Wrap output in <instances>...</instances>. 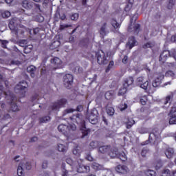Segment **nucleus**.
Returning a JSON list of instances; mask_svg holds the SVG:
<instances>
[{"mask_svg": "<svg viewBox=\"0 0 176 176\" xmlns=\"http://www.w3.org/2000/svg\"><path fill=\"white\" fill-rule=\"evenodd\" d=\"M155 43L148 42L143 45L144 49H148V47H153Z\"/></svg>", "mask_w": 176, "mask_h": 176, "instance_id": "obj_39", "label": "nucleus"}, {"mask_svg": "<svg viewBox=\"0 0 176 176\" xmlns=\"http://www.w3.org/2000/svg\"><path fill=\"white\" fill-rule=\"evenodd\" d=\"M16 101H17L16 98H13L12 99L11 109L12 112H19V111H20V107L17 105V102H16Z\"/></svg>", "mask_w": 176, "mask_h": 176, "instance_id": "obj_12", "label": "nucleus"}, {"mask_svg": "<svg viewBox=\"0 0 176 176\" xmlns=\"http://www.w3.org/2000/svg\"><path fill=\"white\" fill-rule=\"evenodd\" d=\"M51 63L53 65H54L55 68H61V65L63 64L61 59H59L57 57L51 60Z\"/></svg>", "mask_w": 176, "mask_h": 176, "instance_id": "obj_15", "label": "nucleus"}, {"mask_svg": "<svg viewBox=\"0 0 176 176\" xmlns=\"http://www.w3.org/2000/svg\"><path fill=\"white\" fill-rule=\"evenodd\" d=\"M67 104V100L66 99H60L58 100L57 102L54 103L52 106V109L53 111L58 109L60 107H64Z\"/></svg>", "mask_w": 176, "mask_h": 176, "instance_id": "obj_9", "label": "nucleus"}, {"mask_svg": "<svg viewBox=\"0 0 176 176\" xmlns=\"http://www.w3.org/2000/svg\"><path fill=\"white\" fill-rule=\"evenodd\" d=\"M97 146H98V142L93 141L89 144V148H91V149H94L97 148Z\"/></svg>", "mask_w": 176, "mask_h": 176, "instance_id": "obj_37", "label": "nucleus"}, {"mask_svg": "<svg viewBox=\"0 0 176 176\" xmlns=\"http://www.w3.org/2000/svg\"><path fill=\"white\" fill-rule=\"evenodd\" d=\"M139 133H140V134H146V133H148V129H146V128H141L139 130Z\"/></svg>", "mask_w": 176, "mask_h": 176, "instance_id": "obj_52", "label": "nucleus"}, {"mask_svg": "<svg viewBox=\"0 0 176 176\" xmlns=\"http://www.w3.org/2000/svg\"><path fill=\"white\" fill-rule=\"evenodd\" d=\"M72 112H75V110L73 109H67L63 112V116H65L67 113H72Z\"/></svg>", "mask_w": 176, "mask_h": 176, "instance_id": "obj_44", "label": "nucleus"}, {"mask_svg": "<svg viewBox=\"0 0 176 176\" xmlns=\"http://www.w3.org/2000/svg\"><path fill=\"white\" fill-rule=\"evenodd\" d=\"M173 97H174V95L173 94L168 95L166 97L164 104L166 105V104H168L170 102V100H171V98H173Z\"/></svg>", "mask_w": 176, "mask_h": 176, "instance_id": "obj_36", "label": "nucleus"}, {"mask_svg": "<svg viewBox=\"0 0 176 176\" xmlns=\"http://www.w3.org/2000/svg\"><path fill=\"white\" fill-rule=\"evenodd\" d=\"M70 120L72 123H76L77 124H81L83 126L85 124V120H83V116L80 113H77L76 115H73L70 117Z\"/></svg>", "mask_w": 176, "mask_h": 176, "instance_id": "obj_6", "label": "nucleus"}, {"mask_svg": "<svg viewBox=\"0 0 176 176\" xmlns=\"http://www.w3.org/2000/svg\"><path fill=\"white\" fill-rule=\"evenodd\" d=\"M37 100H38V97L37 94H35L34 96H32V101H36Z\"/></svg>", "mask_w": 176, "mask_h": 176, "instance_id": "obj_64", "label": "nucleus"}, {"mask_svg": "<svg viewBox=\"0 0 176 176\" xmlns=\"http://www.w3.org/2000/svg\"><path fill=\"white\" fill-rule=\"evenodd\" d=\"M72 83H74V76L69 74H65L63 76V85L67 89H71Z\"/></svg>", "mask_w": 176, "mask_h": 176, "instance_id": "obj_5", "label": "nucleus"}, {"mask_svg": "<svg viewBox=\"0 0 176 176\" xmlns=\"http://www.w3.org/2000/svg\"><path fill=\"white\" fill-rule=\"evenodd\" d=\"M31 168V163L27 162H21L18 166L17 175L19 176H22L23 173L25 171V170H30Z\"/></svg>", "mask_w": 176, "mask_h": 176, "instance_id": "obj_4", "label": "nucleus"}, {"mask_svg": "<svg viewBox=\"0 0 176 176\" xmlns=\"http://www.w3.org/2000/svg\"><path fill=\"white\" fill-rule=\"evenodd\" d=\"M148 85H149V82L146 81L143 84L140 85V87L141 89H144V90H146V89H148Z\"/></svg>", "mask_w": 176, "mask_h": 176, "instance_id": "obj_43", "label": "nucleus"}, {"mask_svg": "<svg viewBox=\"0 0 176 176\" xmlns=\"http://www.w3.org/2000/svg\"><path fill=\"white\" fill-rule=\"evenodd\" d=\"M89 133H90V129H87L86 126H82V135L81 136V138H85V137L89 135Z\"/></svg>", "mask_w": 176, "mask_h": 176, "instance_id": "obj_28", "label": "nucleus"}, {"mask_svg": "<svg viewBox=\"0 0 176 176\" xmlns=\"http://www.w3.org/2000/svg\"><path fill=\"white\" fill-rule=\"evenodd\" d=\"M111 24L115 30H117V28H120V23H118V21L115 19H113L111 20Z\"/></svg>", "mask_w": 176, "mask_h": 176, "instance_id": "obj_25", "label": "nucleus"}, {"mask_svg": "<svg viewBox=\"0 0 176 176\" xmlns=\"http://www.w3.org/2000/svg\"><path fill=\"white\" fill-rule=\"evenodd\" d=\"M76 111H77L78 112H82V111H83V106H82V105H78V106L77 107Z\"/></svg>", "mask_w": 176, "mask_h": 176, "instance_id": "obj_63", "label": "nucleus"}, {"mask_svg": "<svg viewBox=\"0 0 176 176\" xmlns=\"http://www.w3.org/2000/svg\"><path fill=\"white\" fill-rule=\"evenodd\" d=\"M72 20L76 21L79 19V14L78 13H75L71 16Z\"/></svg>", "mask_w": 176, "mask_h": 176, "instance_id": "obj_51", "label": "nucleus"}, {"mask_svg": "<svg viewBox=\"0 0 176 176\" xmlns=\"http://www.w3.org/2000/svg\"><path fill=\"white\" fill-rule=\"evenodd\" d=\"M100 34L102 35V36H107V35L109 34V30H108V24L107 23H104L101 27Z\"/></svg>", "mask_w": 176, "mask_h": 176, "instance_id": "obj_13", "label": "nucleus"}, {"mask_svg": "<svg viewBox=\"0 0 176 176\" xmlns=\"http://www.w3.org/2000/svg\"><path fill=\"white\" fill-rule=\"evenodd\" d=\"M134 123H135V121H134L133 118L128 119V122H126V129H131Z\"/></svg>", "mask_w": 176, "mask_h": 176, "instance_id": "obj_30", "label": "nucleus"}, {"mask_svg": "<svg viewBox=\"0 0 176 176\" xmlns=\"http://www.w3.org/2000/svg\"><path fill=\"white\" fill-rule=\"evenodd\" d=\"M164 76H160V78H157L153 82V87H159L160 86V84L162 83V79H164Z\"/></svg>", "mask_w": 176, "mask_h": 176, "instance_id": "obj_19", "label": "nucleus"}, {"mask_svg": "<svg viewBox=\"0 0 176 176\" xmlns=\"http://www.w3.org/2000/svg\"><path fill=\"white\" fill-rule=\"evenodd\" d=\"M134 83V78L133 77H129L126 78L124 83V87H129V86H131Z\"/></svg>", "mask_w": 176, "mask_h": 176, "instance_id": "obj_21", "label": "nucleus"}, {"mask_svg": "<svg viewBox=\"0 0 176 176\" xmlns=\"http://www.w3.org/2000/svg\"><path fill=\"white\" fill-rule=\"evenodd\" d=\"M118 157H119V159H120V160H122V162H126V160H127V156L126 155V153H124V152H121L119 153L117 155Z\"/></svg>", "mask_w": 176, "mask_h": 176, "instance_id": "obj_26", "label": "nucleus"}, {"mask_svg": "<svg viewBox=\"0 0 176 176\" xmlns=\"http://www.w3.org/2000/svg\"><path fill=\"white\" fill-rule=\"evenodd\" d=\"M137 45V41H135V38H134L133 36L130 37L129 39V42L126 44V46L129 47V49H133L134 46Z\"/></svg>", "mask_w": 176, "mask_h": 176, "instance_id": "obj_18", "label": "nucleus"}, {"mask_svg": "<svg viewBox=\"0 0 176 176\" xmlns=\"http://www.w3.org/2000/svg\"><path fill=\"white\" fill-rule=\"evenodd\" d=\"M31 49H32V45H27L25 47L24 53H30L31 52Z\"/></svg>", "mask_w": 176, "mask_h": 176, "instance_id": "obj_46", "label": "nucleus"}, {"mask_svg": "<svg viewBox=\"0 0 176 176\" xmlns=\"http://www.w3.org/2000/svg\"><path fill=\"white\" fill-rule=\"evenodd\" d=\"M167 57H170V51L165 50L161 54L160 56V61H163V63H164V61L167 60Z\"/></svg>", "mask_w": 176, "mask_h": 176, "instance_id": "obj_17", "label": "nucleus"}, {"mask_svg": "<svg viewBox=\"0 0 176 176\" xmlns=\"http://www.w3.org/2000/svg\"><path fill=\"white\" fill-rule=\"evenodd\" d=\"M1 44L2 47H3V49H8L7 45L9 43L8 41L6 40H0Z\"/></svg>", "mask_w": 176, "mask_h": 176, "instance_id": "obj_38", "label": "nucleus"}, {"mask_svg": "<svg viewBox=\"0 0 176 176\" xmlns=\"http://www.w3.org/2000/svg\"><path fill=\"white\" fill-rule=\"evenodd\" d=\"M137 16L135 15L131 19V24L128 28L129 32H133L135 35H138L140 31L141 25L138 23H135Z\"/></svg>", "mask_w": 176, "mask_h": 176, "instance_id": "obj_1", "label": "nucleus"}, {"mask_svg": "<svg viewBox=\"0 0 176 176\" xmlns=\"http://www.w3.org/2000/svg\"><path fill=\"white\" fill-rule=\"evenodd\" d=\"M34 5L35 6L36 12H39V10H41L39 4H35L28 0H23L21 3V6L27 10H31V9L34 8Z\"/></svg>", "mask_w": 176, "mask_h": 176, "instance_id": "obj_3", "label": "nucleus"}, {"mask_svg": "<svg viewBox=\"0 0 176 176\" xmlns=\"http://www.w3.org/2000/svg\"><path fill=\"white\" fill-rule=\"evenodd\" d=\"M109 149V148L107 146H102L99 147L98 151L100 152V153H105L108 152Z\"/></svg>", "mask_w": 176, "mask_h": 176, "instance_id": "obj_31", "label": "nucleus"}, {"mask_svg": "<svg viewBox=\"0 0 176 176\" xmlns=\"http://www.w3.org/2000/svg\"><path fill=\"white\" fill-rule=\"evenodd\" d=\"M163 164H162V162H157L155 164V170H160V168H162Z\"/></svg>", "mask_w": 176, "mask_h": 176, "instance_id": "obj_45", "label": "nucleus"}, {"mask_svg": "<svg viewBox=\"0 0 176 176\" xmlns=\"http://www.w3.org/2000/svg\"><path fill=\"white\" fill-rule=\"evenodd\" d=\"M18 21L19 19L17 18H14L10 20L9 23V28L11 30V31H14V30L17 28Z\"/></svg>", "mask_w": 176, "mask_h": 176, "instance_id": "obj_14", "label": "nucleus"}, {"mask_svg": "<svg viewBox=\"0 0 176 176\" xmlns=\"http://www.w3.org/2000/svg\"><path fill=\"white\" fill-rule=\"evenodd\" d=\"M174 72H173V71H171V70H169V71H168V72H166V76H171V77H173V76H174Z\"/></svg>", "mask_w": 176, "mask_h": 176, "instance_id": "obj_56", "label": "nucleus"}, {"mask_svg": "<svg viewBox=\"0 0 176 176\" xmlns=\"http://www.w3.org/2000/svg\"><path fill=\"white\" fill-rule=\"evenodd\" d=\"M162 176H171V172L168 168H164L162 171Z\"/></svg>", "mask_w": 176, "mask_h": 176, "instance_id": "obj_33", "label": "nucleus"}, {"mask_svg": "<svg viewBox=\"0 0 176 176\" xmlns=\"http://www.w3.org/2000/svg\"><path fill=\"white\" fill-rule=\"evenodd\" d=\"M156 138V135H155V133H150L149 138H148V141H150V142H152V141L153 140H155Z\"/></svg>", "mask_w": 176, "mask_h": 176, "instance_id": "obj_47", "label": "nucleus"}, {"mask_svg": "<svg viewBox=\"0 0 176 176\" xmlns=\"http://www.w3.org/2000/svg\"><path fill=\"white\" fill-rule=\"evenodd\" d=\"M104 45H106V46H109L110 45H112V40H111L110 38L105 39Z\"/></svg>", "mask_w": 176, "mask_h": 176, "instance_id": "obj_53", "label": "nucleus"}, {"mask_svg": "<svg viewBox=\"0 0 176 176\" xmlns=\"http://www.w3.org/2000/svg\"><path fill=\"white\" fill-rule=\"evenodd\" d=\"M120 111H124L125 109H127V104L124 103L121 104L119 107Z\"/></svg>", "mask_w": 176, "mask_h": 176, "instance_id": "obj_48", "label": "nucleus"}, {"mask_svg": "<svg viewBox=\"0 0 176 176\" xmlns=\"http://www.w3.org/2000/svg\"><path fill=\"white\" fill-rule=\"evenodd\" d=\"M68 148L63 144H58V151H59V152H67Z\"/></svg>", "mask_w": 176, "mask_h": 176, "instance_id": "obj_27", "label": "nucleus"}, {"mask_svg": "<svg viewBox=\"0 0 176 176\" xmlns=\"http://www.w3.org/2000/svg\"><path fill=\"white\" fill-rule=\"evenodd\" d=\"M116 171L120 174H127L130 170L126 165H118L116 167Z\"/></svg>", "mask_w": 176, "mask_h": 176, "instance_id": "obj_10", "label": "nucleus"}, {"mask_svg": "<svg viewBox=\"0 0 176 176\" xmlns=\"http://www.w3.org/2000/svg\"><path fill=\"white\" fill-rule=\"evenodd\" d=\"M51 119L52 118H50V116H43V117H41L38 120H39L40 124L49 123V122H50Z\"/></svg>", "mask_w": 176, "mask_h": 176, "instance_id": "obj_23", "label": "nucleus"}, {"mask_svg": "<svg viewBox=\"0 0 176 176\" xmlns=\"http://www.w3.org/2000/svg\"><path fill=\"white\" fill-rule=\"evenodd\" d=\"M165 155L167 159H171L174 156V148L171 147H167L165 150Z\"/></svg>", "mask_w": 176, "mask_h": 176, "instance_id": "obj_16", "label": "nucleus"}, {"mask_svg": "<svg viewBox=\"0 0 176 176\" xmlns=\"http://www.w3.org/2000/svg\"><path fill=\"white\" fill-rule=\"evenodd\" d=\"M78 173H85V165H80L78 168Z\"/></svg>", "mask_w": 176, "mask_h": 176, "instance_id": "obj_50", "label": "nucleus"}, {"mask_svg": "<svg viewBox=\"0 0 176 176\" xmlns=\"http://www.w3.org/2000/svg\"><path fill=\"white\" fill-rule=\"evenodd\" d=\"M35 71H36V67L34 65H31L27 68V72L30 74L32 78H35Z\"/></svg>", "mask_w": 176, "mask_h": 176, "instance_id": "obj_22", "label": "nucleus"}, {"mask_svg": "<svg viewBox=\"0 0 176 176\" xmlns=\"http://www.w3.org/2000/svg\"><path fill=\"white\" fill-rule=\"evenodd\" d=\"M27 45V41L25 40H21L19 41V46L21 47H25Z\"/></svg>", "mask_w": 176, "mask_h": 176, "instance_id": "obj_49", "label": "nucleus"}, {"mask_svg": "<svg viewBox=\"0 0 176 176\" xmlns=\"http://www.w3.org/2000/svg\"><path fill=\"white\" fill-rule=\"evenodd\" d=\"M106 100H113L115 98V91H108L104 94Z\"/></svg>", "mask_w": 176, "mask_h": 176, "instance_id": "obj_20", "label": "nucleus"}, {"mask_svg": "<svg viewBox=\"0 0 176 176\" xmlns=\"http://www.w3.org/2000/svg\"><path fill=\"white\" fill-rule=\"evenodd\" d=\"M144 174L147 176H156V172L153 170H144Z\"/></svg>", "mask_w": 176, "mask_h": 176, "instance_id": "obj_29", "label": "nucleus"}, {"mask_svg": "<svg viewBox=\"0 0 176 176\" xmlns=\"http://www.w3.org/2000/svg\"><path fill=\"white\" fill-rule=\"evenodd\" d=\"M89 123L91 124H97L98 122V116H97V110H93L87 116Z\"/></svg>", "mask_w": 176, "mask_h": 176, "instance_id": "obj_7", "label": "nucleus"}, {"mask_svg": "<svg viewBox=\"0 0 176 176\" xmlns=\"http://www.w3.org/2000/svg\"><path fill=\"white\" fill-rule=\"evenodd\" d=\"M169 116H170L169 124H176V116L172 115Z\"/></svg>", "mask_w": 176, "mask_h": 176, "instance_id": "obj_34", "label": "nucleus"}, {"mask_svg": "<svg viewBox=\"0 0 176 176\" xmlns=\"http://www.w3.org/2000/svg\"><path fill=\"white\" fill-rule=\"evenodd\" d=\"M136 82L138 85H141L144 82V77H139L137 78Z\"/></svg>", "mask_w": 176, "mask_h": 176, "instance_id": "obj_58", "label": "nucleus"}, {"mask_svg": "<svg viewBox=\"0 0 176 176\" xmlns=\"http://www.w3.org/2000/svg\"><path fill=\"white\" fill-rule=\"evenodd\" d=\"M76 72H78V74L82 73V71H83V69L79 66L76 67L75 68Z\"/></svg>", "mask_w": 176, "mask_h": 176, "instance_id": "obj_60", "label": "nucleus"}, {"mask_svg": "<svg viewBox=\"0 0 176 176\" xmlns=\"http://www.w3.org/2000/svg\"><path fill=\"white\" fill-rule=\"evenodd\" d=\"M82 152V149L80 148V146H76L74 149H73V153L74 155H75V156L79 157L80 156V153Z\"/></svg>", "mask_w": 176, "mask_h": 176, "instance_id": "obj_24", "label": "nucleus"}, {"mask_svg": "<svg viewBox=\"0 0 176 176\" xmlns=\"http://www.w3.org/2000/svg\"><path fill=\"white\" fill-rule=\"evenodd\" d=\"M113 64H114L113 61L111 60L109 62L107 69H106V72H109V69H111V68L113 67Z\"/></svg>", "mask_w": 176, "mask_h": 176, "instance_id": "obj_54", "label": "nucleus"}, {"mask_svg": "<svg viewBox=\"0 0 176 176\" xmlns=\"http://www.w3.org/2000/svg\"><path fill=\"white\" fill-rule=\"evenodd\" d=\"M140 102L142 105H145L146 104V96L143 97L140 99Z\"/></svg>", "mask_w": 176, "mask_h": 176, "instance_id": "obj_57", "label": "nucleus"}, {"mask_svg": "<svg viewBox=\"0 0 176 176\" xmlns=\"http://www.w3.org/2000/svg\"><path fill=\"white\" fill-rule=\"evenodd\" d=\"M146 153H148V150H146V149H143V150L142 151V156L143 157H145V156H146Z\"/></svg>", "mask_w": 176, "mask_h": 176, "instance_id": "obj_61", "label": "nucleus"}, {"mask_svg": "<svg viewBox=\"0 0 176 176\" xmlns=\"http://www.w3.org/2000/svg\"><path fill=\"white\" fill-rule=\"evenodd\" d=\"M174 5H175V0H169L168 4V8L172 9Z\"/></svg>", "mask_w": 176, "mask_h": 176, "instance_id": "obj_42", "label": "nucleus"}, {"mask_svg": "<svg viewBox=\"0 0 176 176\" xmlns=\"http://www.w3.org/2000/svg\"><path fill=\"white\" fill-rule=\"evenodd\" d=\"M175 112H176V107H172L168 114V116H171L173 113H175Z\"/></svg>", "mask_w": 176, "mask_h": 176, "instance_id": "obj_59", "label": "nucleus"}, {"mask_svg": "<svg viewBox=\"0 0 176 176\" xmlns=\"http://www.w3.org/2000/svg\"><path fill=\"white\" fill-rule=\"evenodd\" d=\"M12 31L17 36H19V35H23V34H24V30H23L21 29H17V28H15L14 30H12Z\"/></svg>", "mask_w": 176, "mask_h": 176, "instance_id": "obj_32", "label": "nucleus"}, {"mask_svg": "<svg viewBox=\"0 0 176 176\" xmlns=\"http://www.w3.org/2000/svg\"><path fill=\"white\" fill-rule=\"evenodd\" d=\"M58 130L62 133V134H65V135L69 132V126L66 124H61L58 126Z\"/></svg>", "mask_w": 176, "mask_h": 176, "instance_id": "obj_11", "label": "nucleus"}, {"mask_svg": "<svg viewBox=\"0 0 176 176\" xmlns=\"http://www.w3.org/2000/svg\"><path fill=\"white\" fill-rule=\"evenodd\" d=\"M126 91H127V88L124 87L119 91L118 96H124V94H126Z\"/></svg>", "mask_w": 176, "mask_h": 176, "instance_id": "obj_41", "label": "nucleus"}, {"mask_svg": "<svg viewBox=\"0 0 176 176\" xmlns=\"http://www.w3.org/2000/svg\"><path fill=\"white\" fill-rule=\"evenodd\" d=\"M107 115H109V116H112V115L115 113V109H113V107H108L107 109Z\"/></svg>", "mask_w": 176, "mask_h": 176, "instance_id": "obj_35", "label": "nucleus"}, {"mask_svg": "<svg viewBox=\"0 0 176 176\" xmlns=\"http://www.w3.org/2000/svg\"><path fill=\"white\" fill-rule=\"evenodd\" d=\"M92 167L94 168V170H100V168H102V166L100 165L99 164H97L96 162H94L92 164Z\"/></svg>", "mask_w": 176, "mask_h": 176, "instance_id": "obj_40", "label": "nucleus"}, {"mask_svg": "<svg viewBox=\"0 0 176 176\" xmlns=\"http://www.w3.org/2000/svg\"><path fill=\"white\" fill-rule=\"evenodd\" d=\"M96 57L97 58V62L100 65H105V64H108V59H107V56H105V52L102 50H99L96 54Z\"/></svg>", "mask_w": 176, "mask_h": 176, "instance_id": "obj_2", "label": "nucleus"}, {"mask_svg": "<svg viewBox=\"0 0 176 176\" xmlns=\"http://www.w3.org/2000/svg\"><path fill=\"white\" fill-rule=\"evenodd\" d=\"M25 89H27V82L25 81H22L16 85L14 88V91L16 94L19 93H25Z\"/></svg>", "mask_w": 176, "mask_h": 176, "instance_id": "obj_8", "label": "nucleus"}, {"mask_svg": "<svg viewBox=\"0 0 176 176\" xmlns=\"http://www.w3.org/2000/svg\"><path fill=\"white\" fill-rule=\"evenodd\" d=\"M12 65H20V61L19 60H12L11 61Z\"/></svg>", "mask_w": 176, "mask_h": 176, "instance_id": "obj_62", "label": "nucleus"}, {"mask_svg": "<svg viewBox=\"0 0 176 176\" xmlns=\"http://www.w3.org/2000/svg\"><path fill=\"white\" fill-rule=\"evenodd\" d=\"M3 17H10V12L9 11H5L2 13Z\"/></svg>", "mask_w": 176, "mask_h": 176, "instance_id": "obj_55", "label": "nucleus"}]
</instances>
